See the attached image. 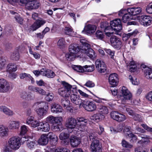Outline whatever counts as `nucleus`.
<instances>
[{
  "label": "nucleus",
  "instance_id": "2eb2a0df",
  "mask_svg": "<svg viewBox=\"0 0 152 152\" xmlns=\"http://www.w3.org/2000/svg\"><path fill=\"white\" fill-rule=\"evenodd\" d=\"M81 52L84 53L89 57L90 58L94 59L96 58V55L94 50L90 48H86L81 50Z\"/></svg>",
  "mask_w": 152,
  "mask_h": 152
},
{
  "label": "nucleus",
  "instance_id": "0e129e2a",
  "mask_svg": "<svg viewBox=\"0 0 152 152\" xmlns=\"http://www.w3.org/2000/svg\"><path fill=\"white\" fill-rule=\"evenodd\" d=\"M124 109H126V111L128 113L131 115L132 116L135 113L131 109V108L129 107H125L124 108Z\"/></svg>",
  "mask_w": 152,
  "mask_h": 152
},
{
  "label": "nucleus",
  "instance_id": "13d9d810",
  "mask_svg": "<svg viewBox=\"0 0 152 152\" xmlns=\"http://www.w3.org/2000/svg\"><path fill=\"white\" fill-rule=\"evenodd\" d=\"M48 74L46 75V77L48 78H53L55 75V73L53 71L50 69H48Z\"/></svg>",
  "mask_w": 152,
  "mask_h": 152
},
{
  "label": "nucleus",
  "instance_id": "1a4fd4ad",
  "mask_svg": "<svg viewBox=\"0 0 152 152\" xmlns=\"http://www.w3.org/2000/svg\"><path fill=\"white\" fill-rule=\"evenodd\" d=\"M10 89V86L9 82L5 79H0V92H7Z\"/></svg>",
  "mask_w": 152,
  "mask_h": 152
},
{
  "label": "nucleus",
  "instance_id": "f3484780",
  "mask_svg": "<svg viewBox=\"0 0 152 152\" xmlns=\"http://www.w3.org/2000/svg\"><path fill=\"white\" fill-rule=\"evenodd\" d=\"M51 112L54 113H61L63 111L62 107L59 104L53 103L51 104L50 107Z\"/></svg>",
  "mask_w": 152,
  "mask_h": 152
},
{
  "label": "nucleus",
  "instance_id": "cd10ccee",
  "mask_svg": "<svg viewBox=\"0 0 152 152\" xmlns=\"http://www.w3.org/2000/svg\"><path fill=\"white\" fill-rule=\"evenodd\" d=\"M60 117H54L52 115H49L45 118L46 122L52 124L54 122L58 123L57 121H59L58 119Z\"/></svg>",
  "mask_w": 152,
  "mask_h": 152
},
{
  "label": "nucleus",
  "instance_id": "f257e3e1",
  "mask_svg": "<svg viewBox=\"0 0 152 152\" xmlns=\"http://www.w3.org/2000/svg\"><path fill=\"white\" fill-rule=\"evenodd\" d=\"M88 120L83 118H78L76 119L72 117L68 118L65 122V126L68 130L75 129L78 132H86Z\"/></svg>",
  "mask_w": 152,
  "mask_h": 152
},
{
  "label": "nucleus",
  "instance_id": "052dcab7",
  "mask_svg": "<svg viewBox=\"0 0 152 152\" xmlns=\"http://www.w3.org/2000/svg\"><path fill=\"white\" fill-rule=\"evenodd\" d=\"M46 22L43 20H38L35 22L36 24H37V26L39 28L42 26Z\"/></svg>",
  "mask_w": 152,
  "mask_h": 152
},
{
  "label": "nucleus",
  "instance_id": "b1692460",
  "mask_svg": "<svg viewBox=\"0 0 152 152\" xmlns=\"http://www.w3.org/2000/svg\"><path fill=\"white\" fill-rule=\"evenodd\" d=\"M81 140L78 137L74 136L71 137L70 139V142L71 146L73 147L77 146L80 143Z\"/></svg>",
  "mask_w": 152,
  "mask_h": 152
},
{
  "label": "nucleus",
  "instance_id": "423d86ee",
  "mask_svg": "<svg viewBox=\"0 0 152 152\" xmlns=\"http://www.w3.org/2000/svg\"><path fill=\"white\" fill-rule=\"evenodd\" d=\"M110 25L112 29L115 32L116 34L120 31L122 29L121 21L120 19H117L111 21Z\"/></svg>",
  "mask_w": 152,
  "mask_h": 152
},
{
  "label": "nucleus",
  "instance_id": "9b49d317",
  "mask_svg": "<svg viewBox=\"0 0 152 152\" xmlns=\"http://www.w3.org/2000/svg\"><path fill=\"white\" fill-rule=\"evenodd\" d=\"M138 19L140 24L144 26H147L152 23V18L149 16L143 15L138 17Z\"/></svg>",
  "mask_w": 152,
  "mask_h": 152
},
{
  "label": "nucleus",
  "instance_id": "680f3d73",
  "mask_svg": "<svg viewBox=\"0 0 152 152\" xmlns=\"http://www.w3.org/2000/svg\"><path fill=\"white\" fill-rule=\"evenodd\" d=\"M35 92H36L42 95H45L46 94V92L44 90L40 88L37 87V88Z\"/></svg>",
  "mask_w": 152,
  "mask_h": 152
},
{
  "label": "nucleus",
  "instance_id": "09e8293b",
  "mask_svg": "<svg viewBox=\"0 0 152 152\" xmlns=\"http://www.w3.org/2000/svg\"><path fill=\"white\" fill-rule=\"evenodd\" d=\"M122 145L123 147L127 148H131L132 147V145L130 144L128 142L124 140L122 141Z\"/></svg>",
  "mask_w": 152,
  "mask_h": 152
},
{
  "label": "nucleus",
  "instance_id": "39448f33",
  "mask_svg": "<svg viewBox=\"0 0 152 152\" xmlns=\"http://www.w3.org/2000/svg\"><path fill=\"white\" fill-rule=\"evenodd\" d=\"M7 144L8 146L10 149L15 150L18 149L21 145L20 139L17 137H12L10 138Z\"/></svg>",
  "mask_w": 152,
  "mask_h": 152
},
{
  "label": "nucleus",
  "instance_id": "de8ad7c7",
  "mask_svg": "<svg viewBox=\"0 0 152 152\" xmlns=\"http://www.w3.org/2000/svg\"><path fill=\"white\" fill-rule=\"evenodd\" d=\"M11 59L13 60H18L19 58V53L17 51L12 53L10 56Z\"/></svg>",
  "mask_w": 152,
  "mask_h": 152
},
{
  "label": "nucleus",
  "instance_id": "4be33fe9",
  "mask_svg": "<svg viewBox=\"0 0 152 152\" xmlns=\"http://www.w3.org/2000/svg\"><path fill=\"white\" fill-rule=\"evenodd\" d=\"M47 136L48 137L51 142L53 145H55L57 143L58 140V137L52 132H49L47 134Z\"/></svg>",
  "mask_w": 152,
  "mask_h": 152
},
{
  "label": "nucleus",
  "instance_id": "a211bd4d",
  "mask_svg": "<svg viewBox=\"0 0 152 152\" xmlns=\"http://www.w3.org/2000/svg\"><path fill=\"white\" fill-rule=\"evenodd\" d=\"M96 29V26L94 25L88 24L86 25L82 31V32H85L87 34H92L94 33Z\"/></svg>",
  "mask_w": 152,
  "mask_h": 152
},
{
  "label": "nucleus",
  "instance_id": "a878e982",
  "mask_svg": "<svg viewBox=\"0 0 152 152\" xmlns=\"http://www.w3.org/2000/svg\"><path fill=\"white\" fill-rule=\"evenodd\" d=\"M59 121H57L58 123L54 122L52 124V130L56 131H58L60 130V126L61 124V122L63 121V118L61 117H60L58 118Z\"/></svg>",
  "mask_w": 152,
  "mask_h": 152
},
{
  "label": "nucleus",
  "instance_id": "c756f323",
  "mask_svg": "<svg viewBox=\"0 0 152 152\" xmlns=\"http://www.w3.org/2000/svg\"><path fill=\"white\" fill-rule=\"evenodd\" d=\"M102 117H104V116L100 113L95 114L91 117L90 119L94 122H98L102 120Z\"/></svg>",
  "mask_w": 152,
  "mask_h": 152
},
{
  "label": "nucleus",
  "instance_id": "5fc2aeb1",
  "mask_svg": "<svg viewBox=\"0 0 152 152\" xmlns=\"http://www.w3.org/2000/svg\"><path fill=\"white\" fill-rule=\"evenodd\" d=\"M129 136L127 137V138H131L130 141L131 142H136L137 140V138L136 136L134 135L132 133L129 134Z\"/></svg>",
  "mask_w": 152,
  "mask_h": 152
},
{
  "label": "nucleus",
  "instance_id": "37998d69",
  "mask_svg": "<svg viewBox=\"0 0 152 152\" xmlns=\"http://www.w3.org/2000/svg\"><path fill=\"white\" fill-rule=\"evenodd\" d=\"M45 95V99L48 102L52 101L54 97V94L52 93H48L47 94H46Z\"/></svg>",
  "mask_w": 152,
  "mask_h": 152
},
{
  "label": "nucleus",
  "instance_id": "bb28decb",
  "mask_svg": "<svg viewBox=\"0 0 152 152\" xmlns=\"http://www.w3.org/2000/svg\"><path fill=\"white\" fill-rule=\"evenodd\" d=\"M142 11L140 7L131 8L128 9V12L132 15H135L140 13Z\"/></svg>",
  "mask_w": 152,
  "mask_h": 152
},
{
  "label": "nucleus",
  "instance_id": "e2e57ef3",
  "mask_svg": "<svg viewBox=\"0 0 152 152\" xmlns=\"http://www.w3.org/2000/svg\"><path fill=\"white\" fill-rule=\"evenodd\" d=\"M145 97L148 100L152 102V91L148 93L145 95Z\"/></svg>",
  "mask_w": 152,
  "mask_h": 152
},
{
  "label": "nucleus",
  "instance_id": "4d7b16f0",
  "mask_svg": "<svg viewBox=\"0 0 152 152\" xmlns=\"http://www.w3.org/2000/svg\"><path fill=\"white\" fill-rule=\"evenodd\" d=\"M54 152H70L69 149L64 148H58L56 149Z\"/></svg>",
  "mask_w": 152,
  "mask_h": 152
},
{
  "label": "nucleus",
  "instance_id": "4468645a",
  "mask_svg": "<svg viewBox=\"0 0 152 152\" xmlns=\"http://www.w3.org/2000/svg\"><path fill=\"white\" fill-rule=\"evenodd\" d=\"M83 107L87 111L93 112L96 109V106L95 102L93 101H87L83 105Z\"/></svg>",
  "mask_w": 152,
  "mask_h": 152
},
{
  "label": "nucleus",
  "instance_id": "7ed1b4c3",
  "mask_svg": "<svg viewBox=\"0 0 152 152\" xmlns=\"http://www.w3.org/2000/svg\"><path fill=\"white\" fill-rule=\"evenodd\" d=\"M120 93L121 94L119 95L120 99L118 100V103L124 104L126 100L130 101L132 100V94L126 87L123 86L120 89Z\"/></svg>",
  "mask_w": 152,
  "mask_h": 152
},
{
  "label": "nucleus",
  "instance_id": "ddd939ff",
  "mask_svg": "<svg viewBox=\"0 0 152 152\" xmlns=\"http://www.w3.org/2000/svg\"><path fill=\"white\" fill-rule=\"evenodd\" d=\"M91 149L92 152H101L102 146L99 140H94L91 144Z\"/></svg>",
  "mask_w": 152,
  "mask_h": 152
},
{
  "label": "nucleus",
  "instance_id": "e433bc0d",
  "mask_svg": "<svg viewBox=\"0 0 152 152\" xmlns=\"http://www.w3.org/2000/svg\"><path fill=\"white\" fill-rule=\"evenodd\" d=\"M25 3L22 4L25 5L26 7L28 10H31L34 9L33 0H26Z\"/></svg>",
  "mask_w": 152,
  "mask_h": 152
},
{
  "label": "nucleus",
  "instance_id": "dca6fc26",
  "mask_svg": "<svg viewBox=\"0 0 152 152\" xmlns=\"http://www.w3.org/2000/svg\"><path fill=\"white\" fill-rule=\"evenodd\" d=\"M109 82L113 87L116 86L118 84V75L115 73L111 74L109 77Z\"/></svg>",
  "mask_w": 152,
  "mask_h": 152
},
{
  "label": "nucleus",
  "instance_id": "c85d7f7f",
  "mask_svg": "<svg viewBox=\"0 0 152 152\" xmlns=\"http://www.w3.org/2000/svg\"><path fill=\"white\" fill-rule=\"evenodd\" d=\"M20 123L18 121H10L9 122V128L11 129H18L20 126Z\"/></svg>",
  "mask_w": 152,
  "mask_h": 152
},
{
  "label": "nucleus",
  "instance_id": "a19ab883",
  "mask_svg": "<svg viewBox=\"0 0 152 152\" xmlns=\"http://www.w3.org/2000/svg\"><path fill=\"white\" fill-rule=\"evenodd\" d=\"M104 23H102L101 25V27L102 28H104V30L105 34L107 36L109 37H110L113 34V32H112L113 30L110 29V31H107L109 29V27H105V26H104Z\"/></svg>",
  "mask_w": 152,
  "mask_h": 152
},
{
  "label": "nucleus",
  "instance_id": "2f4dec72",
  "mask_svg": "<svg viewBox=\"0 0 152 152\" xmlns=\"http://www.w3.org/2000/svg\"><path fill=\"white\" fill-rule=\"evenodd\" d=\"M27 147L30 149H33L35 148L37 145V142L34 140L31 141H27L26 142Z\"/></svg>",
  "mask_w": 152,
  "mask_h": 152
},
{
  "label": "nucleus",
  "instance_id": "393cba45",
  "mask_svg": "<svg viewBox=\"0 0 152 152\" xmlns=\"http://www.w3.org/2000/svg\"><path fill=\"white\" fill-rule=\"evenodd\" d=\"M47 134H42L38 141V143L40 145H45L47 144L48 142Z\"/></svg>",
  "mask_w": 152,
  "mask_h": 152
},
{
  "label": "nucleus",
  "instance_id": "7c9ffc66",
  "mask_svg": "<svg viewBox=\"0 0 152 152\" xmlns=\"http://www.w3.org/2000/svg\"><path fill=\"white\" fill-rule=\"evenodd\" d=\"M0 111L3 112L5 114L8 115H12L13 114L12 111L5 106L0 107Z\"/></svg>",
  "mask_w": 152,
  "mask_h": 152
},
{
  "label": "nucleus",
  "instance_id": "58836bf2",
  "mask_svg": "<svg viewBox=\"0 0 152 152\" xmlns=\"http://www.w3.org/2000/svg\"><path fill=\"white\" fill-rule=\"evenodd\" d=\"M128 66H129L130 71L131 72H134L137 69V66L135 62L133 60L130 61Z\"/></svg>",
  "mask_w": 152,
  "mask_h": 152
},
{
  "label": "nucleus",
  "instance_id": "72a5a7b5",
  "mask_svg": "<svg viewBox=\"0 0 152 152\" xmlns=\"http://www.w3.org/2000/svg\"><path fill=\"white\" fill-rule=\"evenodd\" d=\"M59 94L63 97H68L70 94L69 92L67 91L64 88H61L58 90Z\"/></svg>",
  "mask_w": 152,
  "mask_h": 152
},
{
  "label": "nucleus",
  "instance_id": "9d476101",
  "mask_svg": "<svg viewBox=\"0 0 152 152\" xmlns=\"http://www.w3.org/2000/svg\"><path fill=\"white\" fill-rule=\"evenodd\" d=\"M111 45L115 49L119 50L122 46V42L121 40L115 36L111 37L110 39Z\"/></svg>",
  "mask_w": 152,
  "mask_h": 152
},
{
  "label": "nucleus",
  "instance_id": "3c124183",
  "mask_svg": "<svg viewBox=\"0 0 152 152\" xmlns=\"http://www.w3.org/2000/svg\"><path fill=\"white\" fill-rule=\"evenodd\" d=\"M65 33L68 35H71L72 32V29L71 27L68 26H66L64 29Z\"/></svg>",
  "mask_w": 152,
  "mask_h": 152
},
{
  "label": "nucleus",
  "instance_id": "f8f14e48",
  "mask_svg": "<svg viewBox=\"0 0 152 152\" xmlns=\"http://www.w3.org/2000/svg\"><path fill=\"white\" fill-rule=\"evenodd\" d=\"M95 65L96 68L99 72L103 73L105 72L106 66L103 61L97 59L96 61Z\"/></svg>",
  "mask_w": 152,
  "mask_h": 152
},
{
  "label": "nucleus",
  "instance_id": "338daca9",
  "mask_svg": "<svg viewBox=\"0 0 152 152\" xmlns=\"http://www.w3.org/2000/svg\"><path fill=\"white\" fill-rule=\"evenodd\" d=\"M104 50L106 53L110 56L111 58H113L115 53L114 51H112L110 49H105Z\"/></svg>",
  "mask_w": 152,
  "mask_h": 152
},
{
  "label": "nucleus",
  "instance_id": "864d4df0",
  "mask_svg": "<svg viewBox=\"0 0 152 152\" xmlns=\"http://www.w3.org/2000/svg\"><path fill=\"white\" fill-rule=\"evenodd\" d=\"M134 120L138 121H142V117L140 115L134 113L132 116Z\"/></svg>",
  "mask_w": 152,
  "mask_h": 152
},
{
  "label": "nucleus",
  "instance_id": "69168bd1",
  "mask_svg": "<svg viewBox=\"0 0 152 152\" xmlns=\"http://www.w3.org/2000/svg\"><path fill=\"white\" fill-rule=\"evenodd\" d=\"M30 96L28 94L25 92L22 93L20 94V97L23 99L25 100L27 99L28 98V96Z\"/></svg>",
  "mask_w": 152,
  "mask_h": 152
},
{
  "label": "nucleus",
  "instance_id": "473e14b6",
  "mask_svg": "<svg viewBox=\"0 0 152 152\" xmlns=\"http://www.w3.org/2000/svg\"><path fill=\"white\" fill-rule=\"evenodd\" d=\"M61 84L63 85V87H62V88H64L65 90H66L67 91L69 92L71 94L73 93V91L71 90L72 87L71 85L65 81L62 82Z\"/></svg>",
  "mask_w": 152,
  "mask_h": 152
},
{
  "label": "nucleus",
  "instance_id": "79ce46f5",
  "mask_svg": "<svg viewBox=\"0 0 152 152\" xmlns=\"http://www.w3.org/2000/svg\"><path fill=\"white\" fill-rule=\"evenodd\" d=\"M59 137L60 140H64L69 138V134L66 132H62L60 134Z\"/></svg>",
  "mask_w": 152,
  "mask_h": 152
},
{
  "label": "nucleus",
  "instance_id": "412c9836",
  "mask_svg": "<svg viewBox=\"0 0 152 152\" xmlns=\"http://www.w3.org/2000/svg\"><path fill=\"white\" fill-rule=\"evenodd\" d=\"M9 129L8 128L3 125H0V137L3 138L8 136Z\"/></svg>",
  "mask_w": 152,
  "mask_h": 152
},
{
  "label": "nucleus",
  "instance_id": "c9c22d12",
  "mask_svg": "<svg viewBox=\"0 0 152 152\" xmlns=\"http://www.w3.org/2000/svg\"><path fill=\"white\" fill-rule=\"evenodd\" d=\"M7 71L10 73L15 72L17 70L16 65L14 63L9 64L7 66Z\"/></svg>",
  "mask_w": 152,
  "mask_h": 152
},
{
  "label": "nucleus",
  "instance_id": "774afa93",
  "mask_svg": "<svg viewBox=\"0 0 152 152\" xmlns=\"http://www.w3.org/2000/svg\"><path fill=\"white\" fill-rule=\"evenodd\" d=\"M69 101L66 99H64L62 100L61 104L62 105L67 107L69 106Z\"/></svg>",
  "mask_w": 152,
  "mask_h": 152
},
{
  "label": "nucleus",
  "instance_id": "bf43d9fd",
  "mask_svg": "<svg viewBox=\"0 0 152 152\" xmlns=\"http://www.w3.org/2000/svg\"><path fill=\"white\" fill-rule=\"evenodd\" d=\"M146 12L150 14H152V2L149 4L146 7Z\"/></svg>",
  "mask_w": 152,
  "mask_h": 152
},
{
  "label": "nucleus",
  "instance_id": "f704fd0d",
  "mask_svg": "<svg viewBox=\"0 0 152 152\" xmlns=\"http://www.w3.org/2000/svg\"><path fill=\"white\" fill-rule=\"evenodd\" d=\"M131 130V127L130 126L126 125L124 126L123 129V133L124 136L126 138L129 136V134L132 133Z\"/></svg>",
  "mask_w": 152,
  "mask_h": 152
},
{
  "label": "nucleus",
  "instance_id": "aec40b11",
  "mask_svg": "<svg viewBox=\"0 0 152 152\" xmlns=\"http://www.w3.org/2000/svg\"><path fill=\"white\" fill-rule=\"evenodd\" d=\"M70 94V99L72 102L78 105H80L82 104V100L79 95L72 93Z\"/></svg>",
  "mask_w": 152,
  "mask_h": 152
},
{
  "label": "nucleus",
  "instance_id": "603ef678",
  "mask_svg": "<svg viewBox=\"0 0 152 152\" xmlns=\"http://www.w3.org/2000/svg\"><path fill=\"white\" fill-rule=\"evenodd\" d=\"M28 131V127L25 125H23L20 127L21 135H24L26 134Z\"/></svg>",
  "mask_w": 152,
  "mask_h": 152
},
{
  "label": "nucleus",
  "instance_id": "ea45409f",
  "mask_svg": "<svg viewBox=\"0 0 152 152\" xmlns=\"http://www.w3.org/2000/svg\"><path fill=\"white\" fill-rule=\"evenodd\" d=\"M138 32V31L137 30H135L131 33L126 34L125 35L124 37H123V39L126 40L131 37H135Z\"/></svg>",
  "mask_w": 152,
  "mask_h": 152
},
{
  "label": "nucleus",
  "instance_id": "a18cd8bd",
  "mask_svg": "<svg viewBox=\"0 0 152 152\" xmlns=\"http://www.w3.org/2000/svg\"><path fill=\"white\" fill-rule=\"evenodd\" d=\"M99 111L102 114H107L108 113L107 108L104 106H100L99 108Z\"/></svg>",
  "mask_w": 152,
  "mask_h": 152
},
{
  "label": "nucleus",
  "instance_id": "f03ea898",
  "mask_svg": "<svg viewBox=\"0 0 152 152\" xmlns=\"http://www.w3.org/2000/svg\"><path fill=\"white\" fill-rule=\"evenodd\" d=\"M81 48L76 44H72L69 48V52L65 55V57L67 61L74 60L76 57V55L81 52Z\"/></svg>",
  "mask_w": 152,
  "mask_h": 152
},
{
  "label": "nucleus",
  "instance_id": "c03bdc74",
  "mask_svg": "<svg viewBox=\"0 0 152 152\" xmlns=\"http://www.w3.org/2000/svg\"><path fill=\"white\" fill-rule=\"evenodd\" d=\"M131 14L129 13H126L125 14L122 18V20L124 23H126L127 21L129 20L132 18Z\"/></svg>",
  "mask_w": 152,
  "mask_h": 152
},
{
  "label": "nucleus",
  "instance_id": "6e6d98bb",
  "mask_svg": "<svg viewBox=\"0 0 152 152\" xmlns=\"http://www.w3.org/2000/svg\"><path fill=\"white\" fill-rule=\"evenodd\" d=\"M14 17L15 21L18 23L20 24H22L23 23V19L20 17V15L18 14L17 15L15 16Z\"/></svg>",
  "mask_w": 152,
  "mask_h": 152
},
{
  "label": "nucleus",
  "instance_id": "6ab92c4d",
  "mask_svg": "<svg viewBox=\"0 0 152 152\" xmlns=\"http://www.w3.org/2000/svg\"><path fill=\"white\" fill-rule=\"evenodd\" d=\"M38 126L39 127L37 128L38 130L46 132H49L50 128L49 124L46 122L39 123Z\"/></svg>",
  "mask_w": 152,
  "mask_h": 152
},
{
  "label": "nucleus",
  "instance_id": "49530a36",
  "mask_svg": "<svg viewBox=\"0 0 152 152\" xmlns=\"http://www.w3.org/2000/svg\"><path fill=\"white\" fill-rule=\"evenodd\" d=\"M66 42L64 39L61 38L59 39L57 42V45L60 48H63L65 47Z\"/></svg>",
  "mask_w": 152,
  "mask_h": 152
},
{
  "label": "nucleus",
  "instance_id": "5701e85b",
  "mask_svg": "<svg viewBox=\"0 0 152 152\" xmlns=\"http://www.w3.org/2000/svg\"><path fill=\"white\" fill-rule=\"evenodd\" d=\"M36 112L39 119L40 120L47 114V110L46 108L45 109L44 107H40L36 110Z\"/></svg>",
  "mask_w": 152,
  "mask_h": 152
},
{
  "label": "nucleus",
  "instance_id": "0eeeda50",
  "mask_svg": "<svg viewBox=\"0 0 152 152\" xmlns=\"http://www.w3.org/2000/svg\"><path fill=\"white\" fill-rule=\"evenodd\" d=\"M73 69L75 71L80 72H91L94 69V65H85L83 67L80 66L75 65L73 67Z\"/></svg>",
  "mask_w": 152,
  "mask_h": 152
},
{
  "label": "nucleus",
  "instance_id": "20e7f679",
  "mask_svg": "<svg viewBox=\"0 0 152 152\" xmlns=\"http://www.w3.org/2000/svg\"><path fill=\"white\" fill-rule=\"evenodd\" d=\"M32 113V110L31 109L28 108L27 110L26 114L28 117L26 119V123L31 127L35 128L39 125V122L35 119L34 116L31 115Z\"/></svg>",
  "mask_w": 152,
  "mask_h": 152
},
{
  "label": "nucleus",
  "instance_id": "4c0bfd02",
  "mask_svg": "<svg viewBox=\"0 0 152 152\" xmlns=\"http://www.w3.org/2000/svg\"><path fill=\"white\" fill-rule=\"evenodd\" d=\"M80 41L82 44V46H80L81 48V49H83L86 48H89L90 46L88 43V42L83 38L81 39Z\"/></svg>",
  "mask_w": 152,
  "mask_h": 152
},
{
  "label": "nucleus",
  "instance_id": "6e6552de",
  "mask_svg": "<svg viewBox=\"0 0 152 152\" xmlns=\"http://www.w3.org/2000/svg\"><path fill=\"white\" fill-rule=\"evenodd\" d=\"M110 115L112 118L118 122H123L126 119L125 115L116 111L111 112Z\"/></svg>",
  "mask_w": 152,
  "mask_h": 152
},
{
  "label": "nucleus",
  "instance_id": "8fccbe9b",
  "mask_svg": "<svg viewBox=\"0 0 152 152\" xmlns=\"http://www.w3.org/2000/svg\"><path fill=\"white\" fill-rule=\"evenodd\" d=\"M95 36L97 39L102 40L104 37V35L102 31L98 30L95 33Z\"/></svg>",
  "mask_w": 152,
  "mask_h": 152
}]
</instances>
